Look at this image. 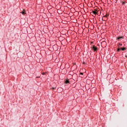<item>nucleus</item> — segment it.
Masks as SVG:
<instances>
[{"label": "nucleus", "instance_id": "obj_1", "mask_svg": "<svg viewBox=\"0 0 127 127\" xmlns=\"http://www.w3.org/2000/svg\"><path fill=\"white\" fill-rule=\"evenodd\" d=\"M91 49L94 51V52H98V48L97 47L93 45V47H91Z\"/></svg>", "mask_w": 127, "mask_h": 127}, {"label": "nucleus", "instance_id": "obj_2", "mask_svg": "<svg viewBox=\"0 0 127 127\" xmlns=\"http://www.w3.org/2000/svg\"><path fill=\"white\" fill-rule=\"evenodd\" d=\"M108 16H109V14H106L105 16H104L102 18V20H104V21H105L106 19H105L104 18L105 17H108Z\"/></svg>", "mask_w": 127, "mask_h": 127}, {"label": "nucleus", "instance_id": "obj_3", "mask_svg": "<svg viewBox=\"0 0 127 127\" xmlns=\"http://www.w3.org/2000/svg\"><path fill=\"white\" fill-rule=\"evenodd\" d=\"M70 83V81H69V79H65L64 80V84H69Z\"/></svg>", "mask_w": 127, "mask_h": 127}, {"label": "nucleus", "instance_id": "obj_4", "mask_svg": "<svg viewBox=\"0 0 127 127\" xmlns=\"http://www.w3.org/2000/svg\"><path fill=\"white\" fill-rule=\"evenodd\" d=\"M124 39V37H118L117 38V40H120L121 39Z\"/></svg>", "mask_w": 127, "mask_h": 127}, {"label": "nucleus", "instance_id": "obj_5", "mask_svg": "<svg viewBox=\"0 0 127 127\" xmlns=\"http://www.w3.org/2000/svg\"><path fill=\"white\" fill-rule=\"evenodd\" d=\"M92 12H93V14H98V12H97V11H96V10H93Z\"/></svg>", "mask_w": 127, "mask_h": 127}, {"label": "nucleus", "instance_id": "obj_6", "mask_svg": "<svg viewBox=\"0 0 127 127\" xmlns=\"http://www.w3.org/2000/svg\"><path fill=\"white\" fill-rule=\"evenodd\" d=\"M21 13H22V14H23V15H24V14H26L25 13V10H23V11L22 12H21Z\"/></svg>", "mask_w": 127, "mask_h": 127}, {"label": "nucleus", "instance_id": "obj_7", "mask_svg": "<svg viewBox=\"0 0 127 127\" xmlns=\"http://www.w3.org/2000/svg\"><path fill=\"white\" fill-rule=\"evenodd\" d=\"M120 49L122 50V51H125V50H127V48H121Z\"/></svg>", "mask_w": 127, "mask_h": 127}, {"label": "nucleus", "instance_id": "obj_8", "mask_svg": "<svg viewBox=\"0 0 127 127\" xmlns=\"http://www.w3.org/2000/svg\"><path fill=\"white\" fill-rule=\"evenodd\" d=\"M122 46H123V44H119V47H122Z\"/></svg>", "mask_w": 127, "mask_h": 127}, {"label": "nucleus", "instance_id": "obj_9", "mask_svg": "<svg viewBox=\"0 0 127 127\" xmlns=\"http://www.w3.org/2000/svg\"><path fill=\"white\" fill-rule=\"evenodd\" d=\"M120 50H121V49H118V50H117V51H118V52H120Z\"/></svg>", "mask_w": 127, "mask_h": 127}, {"label": "nucleus", "instance_id": "obj_10", "mask_svg": "<svg viewBox=\"0 0 127 127\" xmlns=\"http://www.w3.org/2000/svg\"><path fill=\"white\" fill-rule=\"evenodd\" d=\"M94 10H96V11H97L98 12V10H97V9H94Z\"/></svg>", "mask_w": 127, "mask_h": 127}, {"label": "nucleus", "instance_id": "obj_11", "mask_svg": "<svg viewBox=\"0 0 127 127\" xmlns=\"http://www.w3.org/2000/svg\"><path fill=\"white\" fill-rule=\"evenodd\" d=\"M42 74H43V75H45L46 73H45V72H43Z\"/></svg>", "mask_w": 127, "mask_h": 127}, {"label": "nucleus", "instance_id": "obj_12", "mask_svg": "<svg viewBox=\"0 0 127 127\" xmlns=\"http://www.w3.org/2000/svg\"><path fill=\"white\" fill-rule=\"evenodd\" d=\"M52 89H53V90H55V88L53 87V88H52Z\"/></svg>", "mask_w": 127, "mask_h": 127}, {"label": "nucleus", "instance_id": "obj_13", "mask_svg": "<svg viewBox=\"0 0 127 127\" xmlns=\"http://www.w3.org/2000/svg\"><path fill=\"white\" fill-rule=\"evenodd\" d=\"M125 2H123L122 3V4H125Z\"/></svg>", "mask_w": 127, "mask_h": 127}, {"label": "nucleus", "instance_id": "obj_14", "mask_svg": "<svg viewBox=\"0 0 127 127\" xmlns=\"http://www.w3.org/2000/svg\"><path fill=\"white\" fill-rule=\"evenodd\" d=\"M80 74H81V75H83V73L81 72V73H80Z\"/></svg>", "mask_w": 127, "mask_h": 127}, {"label": "nucleus", "instance_id": "obj_15", "mask_svg": "<svg viewBox=\"0 0 127 127\" xmlns=\"http://www.w3.org/2000/svg\"><path fill=\"white\" fill-rule=\"evenodd\" d=\"M126 57H127V56H126Z\"/></svg>", "mask_w": 127, "mask_h": 127}, {"label": "nucleus", "instance_id": "obj_16", "mask_svg": "<svg viewBox=\"0 0 127 127\" xmlns=\"http://www.w3.org/2000/svg\"><path fill=\"white\" fill-rule=\"evenodd\" d=\"M91 43H93V42H91Z\"/></svg>", "mask_w": 127, "mask_h": 127}]
</instances>
